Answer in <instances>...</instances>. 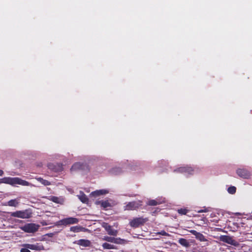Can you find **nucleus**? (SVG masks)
Returning <instances> with one entry per match:
<instances>
[{"mask_svg": "<svg viewBox=\"0 0 252 252\" xmlns=\"http://www.w3.org/2000/svg\"><path fill=\"white\" fill-rule=\"evenodd\" d=\"M10 216L21 219H30L32 217V213L31 209H26L22 211H17L11 212Z\"/></svg>", "mask_w": 252, "mask_h": 252, "instance_id": "nucleus-1", "label": "nucleus"}, {"mask_svg": "<svg viewBox=\"0 0 252 252\" xmlns=\"http://www.w3.org/2000/svg\"><path fill=\"white\" fill-rule=\"evenodd\" d=\"M79 222V220L76 218L68 217L64 218L57 221L55 223L56 226H66L70 224H76Z\"/></svg>", "mask_w": 252, "mask_h": 252, "instance_id": "nucleus-2", "label": "nucleus"}, {"mask_svg": "<svg viewBox=\"0 0 252 252\" xmlns=\"http://www.w3.org/2000/svg\"><path fill=\"white\" fill-rule=\"evenodd\" d=\"M147 221H148L147 218H135L130 221L129 224L132 227L137 228L140 225H143Z\"/></svg>", "mask_w": 252, "mask_h": 252, "instance_id": "nucleus-3", "label": "nucleus"}, {"mask_svg": "<svg viewBox=\"0 0 252 252\" xmlns=\"http://www.w3.org/2000/svg\"><path fill=\"white\" fill-rule=\"evenodd\" d=\"M39 225L35 223H27L21 227V229L27 233H34L39 228Z\"/></svg>", "mask_w": 252, "mask_h": 252, "instance_id": "nucleus-4", "label": "nucleus"}, {"mask_svg": "<svg viewBox=\"0 0 252 252\" xmlns=\"http://www.w3.org/2000/svg\"><path fill=\"white\" fill-rule=\"evenodd\" d=\"M70 170L71 171H89V168L88 165L84 163L76 162L73 164Z\"/></svg>", "mask_w": 252, "mask_h": 252, "instance_id": "nucleus-5", "label": "nucleus"}, {"mask_svg": "<svg viewBox=\"0 0 252 252\" xmlns=\"http://www.w3.org/2000/svg\"><path fill=\"white\" fill-rule=\"evenodd\" d=\"M141 205L142 201L140 200L129 202L124 206V210L127 211L136 210Z\"/></svg>", "mask_w": 252, "mask_h": 252, "instance_id": "nucleus-6", "label": "nucleus"}, {"mask_svg": "<svg viewBox=\"0 0 252 252\" xmlns=\"http://www.w3.org/2000/svg\"><path fill=\"white\" fill-rule=\"evenodd\" d=\"M220 240L234 246H238L239 243L231 237L227 235H222L220 237Z\"/></svg>", "mask_w": 252, "mask_h": 252, "instance_id": "nucleus-7", "label": "nucleus"}, {"mask_svg": "<svg viewBox=\"0 0 252 252\" xmlns=\"http://www.w3.org/2000/svg\"><path fill=\"white\" fill-rule=\"evenodd\" d=\"M236 173L240 178L243 179H249L251 177L250 172L245 168H238L236 170Z\"/></svg>", "mask_w": 252, "mask_h": 252, "instance_id": "nucleus-8", "label": "nucleus"}, {"mask_svg": "<svg viewBox=\"0 0 252 252\" xmlns=\"http://www.w3.org/2000/svg\"><path fill=\"white\" fill-rule=\"evenodd\" d=\"M23 246L32 250L41 251L44 249L42 245L38 243L36 244H25L23 245Z\"/></svg>", "mask_w": 252, "mask_h": 252, "instance_id": "nucleus-9", "label": "nucleus"}, {"mask_svg": "<svg viewBox=\"0 0 252 252\" xmlns=\"http://www.w3.org/2000/svg\"><path fill=\"white\" fill-rule=\"evenodd\" d=\"M102 227L107 232V233L110 235L116 236L118 234V231L113 229L112 226L110 225L107 223H104L102 225Z\"/></svg>", "mask_w": 252, "mask_h": 252, "instance_id": "nucleus-10", "label": "nucleus"}, {"mask_svg": "<svg viewBox=\"0 0 252 252\" xmlns=\"http://www.w3.org/2000/svg\"><path fill=\"white\" fill-rule=\"evenodd\" d=\"M174 171L180 173H185L189 175H192L194 173V169L191 167L185 166L178 168V169L175 170Z\"/></svg>", "mask_w": 252, "mask_h": 252, "instance_id": "nucleus-11", "label": "nucleus"}, {"mask_svg": "<svg viewBox=\"0 0 252 252\" xmlns=\"http://www.w3.org/2000/svg\"><path fill=\"white\" fill-rule=\"evenodd\" d=\"M189 232L195 236V238L201 242H205L207 241L205 236L201 233L197 232L195 230H190Z\"/></svg>", "mask_w": 252, "mask_h": 252, "instance_id": "nucleus-12", "label": "nucleus"}, {"mask_svg": "<svg viewBox=\"0 0 252 252\" xmlns=\"http://www.w3.org/2000/svg\"><path fill=\"white\" fill-rule=\"evenodd\" d=\"M15 177H4L0 179V184H6L12 186H14Z\"/></svg>", "mask_w": 252, "mask_h": 252, "instance_id": "nucleus-13", "label": "nucleus"}, {"mask_svg": "<svg viewBox=\"0 0 252 252\" xmlns=\"http://www.w3.org/2000/svg\"><path fill=\"white\" fill-rule=\"evenodd\" d=\"M18 184L24 186H29L31 184L27 181L22 180L18 177H15L14 185Z\"/></svg>", "mask_w": 252, "mask_h": 252, "instance_id": "nucleus-14", "label": "nucleus"}, {"mask_svg": "<svg viewBox=\"0 0 252 252\" xmlns=\"http://www.w3.org/2000/svg\"><path fill=\"white\" fill-rule=\"evenodd\" d=\"M18 184L24 186H29L31 184L27 181L22 180L18 177H15L14 185Z\"/></svg>", "mask_w": 252, "mask_h": 252, "instance_id": "nucleus-15", "label": "nucleus"}, {"mask_svg": "<svg viewBox=\"0 0 252 252\" xmlns=\"http://www.w3.org/2000/svg\"><path fill=\"white\" fill-rule=\"evenodd\" d=\"M76 243L84 247H90L91 245V242L89 240L86 239H80L76 241Z\"/></svg>", "mask_w": 252, "mask_h": 252, "instance_id": "nucleus-16", "label": "nucleus"}, {"mask_svg": "<svg viewBox=\"0 0 252 252\" xmlns=\"http://www.w3.org/2000/svg\"><path fill=\"white\" fill-rule=\"evenodd\" d=\"M108 192V191L105 189H100V190H97L93 191L91 193V195L93 196L96 197V196H99L100 195L105 194L107 193Z\"/></svg>", "mask_w": 252, "mask_h": 252, "instance_id": "nucleus-17", "label": "nucleus"}, {"mask_svg": "<svg viewBox=\"0 0 252 252\" xmlns=\"http://www.w3.org/2000/svg\"><path fill=\"white\" fill-rule=\"evenodd\" d=\"M178 242L180 245L186 248L189 247L190 245L188 241L184 238L179 239Z\"/></svg>", "mask_w": 252, "mask_h": 252, "instance_id": "nucleus-18", "label": "nucleus"}, {"mask_svg": "<svg viewBox=\"0 0 252 252\" xmlns=\"http://www.w3.org/2000/svg\"><path fill=\"white\" fill-rule=\"evenodd\" d=\"M36 179L38 181H39L40 183H41L44 186H49L51 185V183L49 181L46 180H44L41 177L37 178Z\"/></svg>", "mask_w": 252, "mask_h": 252, "instance_id": "nucleus-19", "label": "nucleus"}, {"mask_svg": "<svg viewBox=\"0 0 252 252\" xmlns=\"http://www.w3.org/2000/svg\"><path fill=\"white\" fill-rule=\"evenodd\" d=\"M79 198L80 201L84 203H87L89 201L88 198L84 193H82V194L79 196Z\"/></svg>", "mask_w": 252, "mask_h": 252, "instance_id": "nucleus-20", "label": "nucleus"}, {"mask_svg": "<svg viewBox=\"0 0 252 252\" xmlns=\"http://www.w3.org/2000/svg\"><path fill=\"white\" fill-rule=\"evenodd\" d=\"M7 204L9 206L16 207L18 204V202L16 199H11L8 201Z\"/></svg>", "mask_w": 252, "mask_h": 252, "instance_id": "nucleus-21", "label": "nucleus"}, {"mask_svg": "<svg viewBox=\"0 0 252 252\" xmlns=\"http://www.w3.org/2000/svg\"><path fill=\"white\" fill-rule=\"evenodd\" d=\"M99 203L101 205V206L103 208H106L108 207L111 206V204L108 200L101 201H100Z\"/></svg>", "mask_w": 252, "mask_h": 252, "instance_id": "nucleus-22", "label": "nucleus"}, {"mask_svg": "<svg viewBox=\"0 0 252 252\" xmlns=\"http://www.w3.org/2000/svg\"><path fill=\"white\" fill-rule=\"evenodd\" d=\"M102 247H103V248L104 249L110 250V249H115V247H114V245L110 244L107 243H103L102 244Z\"/></svg>", "mask_w": 252, "mask_h": 252, "instance_id": "nucleus-23", "label": "nucleus"}, {"mask_svg": "<svg viewBox=\"0 0 252 252\" xmlns=\"http://www.w3.org/2000/svg\"><path fill=\"white\" fill-rule=\"evenodd\" d=\"M82 227L79 226H71L70 230L74 232H78L81 231Z\"/></svg>", "mask_w": 252, "mask_h": 252, "instance_id": "nucleus-24", "label": "nucleus"}, {"mask_svg": "<svg viewBox=\"0 0 252 252\" xmlns=\"http://www.w3.org/2000/svg\"><path fill=\"white\" fill-rule=\"evenodd\" d=\"M102 240H104V241H106L109 242L114 243V242H115V238L112 237H109V236H104L102 238Z\"/></svg>", "mask_w": 252, "mask_h": 252, "instance_id": "nucleus-25", "label": "nucleus"}, {"mask_svg": "<svg viewBox=\"0 0 252 252\" xmlns=\"http://www.w3.org/2000/svg\"><path fill=\"white\" fill-rule=\"evenodd\" d=\"M126 242V240L125 239L120 238H115L114 243L117 244H125Z\"/></svg>", "mask_w": 252, "mask_h": 252, "instance_id": "nucleus-26", "label": "nucleus"}, {"mask_svg": "<svg viewBox=\"0 0 252 252\" xmlns=\"http://www.w3.org/2000/svg\"><path fill=\"white\" fill-rule=\"evenodd\" d=\"M227 191L230 194H233L236 191V188L234 186H231L228 188Z\"/></svg>", "mask_w": 252, "mask_h": 252, "instance_id": "nucleus-27", "label": "nucleus"}, {"mask_svg": "<svg viewBox=\"0 0 252 252\" xmlns=\"http://www.w3.org/2000/svg\"><path fill=\"white\" fill-rule=\"evenodd\" d=\"M177 211L179 214L183 215H186L189 211L186 208H181L178 209Z\"/></svg>", "mask_w": 252, "mask_h": 252, "instance_id": "nucleus-28", "label": "nucleus"}, {"mask_svg": "<svg viewBox=\"0 0 252 252\" xmlns=\"http://www.w3.org/2000/svg\"><path fill=\"white\" fill-rule=\"evenodd\" d=\"M158 204V203L155 200H150L147 202V205L149 206H156Z\"/></svg>", "mask_w": 252, "mask_h": 252, "instance_id": "nucleus-29", "label": "nucleus"}, {"mask_svg": "<svg viewBox=\"0 0 252 252\" xmlns=\"http://www.w3.org/2000/svg\"><path fill=\"white\" fill-rule=\"evenodd\" d=\"M51 200L53 202H55V203H60V202H59V200H60V199H59V197H56V196H52V197H51Z\"/></svg>", "mask_w": 252, "mask_h": 252, "instance_id": "nucleus-30", "label": "nucleus"}, {"mask_svg": "<svg viewBox=\"0 0 252 252\" xmlns=\"http://www.w3.org/2000/svg\"><path fill=\"white\" fill-rule=\"evenodd\" d=\"M158 234L161 235L162 236H168L169 234L166 232L164 230H162L160 232L158 233Z\"/></svg>", "mask_w": 252, "mask_h": 252, "instance_id": "nucleus-31", "label": "nucleus"}, {"mask_svg": "<svg viewBox=\"0 0 252 252\" xmlns=\"http://www.w3.org/2000/svg\"><path fill=\"white\" fill-rule=\"evenodd\" d=\"M20 252H31L29 249H27L26 248H22L20 250Z\"/></svg>", "mask_w": 252, "mask_h": 252, "instance_id": "nucleus-32", "label": "nucleus"}, {"mask_svg": "<svg viewBox=\"0 0 252 252\" xmlns=\"http://www.w3.org/2000/svg\"><path fill=\"white\" fill-rule=\"evenodd\" d=\"M208 212V210L207 209H205L204 210H200L197 211L198 213H203V212Z\"/></svg>", "mask_w": 252, "mask_h": 252, "instance_id": "nucleus-33", "label": "nucleus"}, {"mask_svg": "<svg viewBox=\"0 0 252 252\" xmlns=\"http://www.w3.org/2000/svg\"><path fill=\"white\" fill-rule=\"evenodd\" d=\"M3 174V171L0 169V176H2Z\"/></svg>", "mask_w": 252, "mask_h": 252, "instance_id": "nucleus-34", "label": "nucleus"}]
</instances>
